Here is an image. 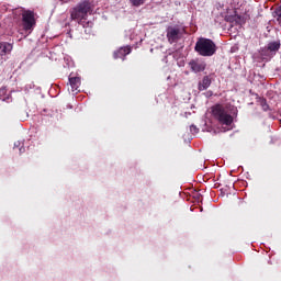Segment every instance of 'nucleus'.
Wrapping results in <instances>:
<instances>
[{
    "mask_svg": "<svg viewBox=\"0 0 281 281\" xmlns=\"http://www.w3.org/2000/svg\"><path fill=\"white\" fill-rule=\"evenodd\" d=\"M22 27L24 32L32 34L34 27H36V14L32 10L22 11Z\"/></svg>",
    "mask_w": 281,
    "mask_h": 281,
    "instance_id": "obj_4",
    "label": "nucleus"
},
{
    "mask_svg": "<svg viewBox=\"0 0 281 281\" xmlns=\"http://www.w3.org/2000/svg\"><path fill=\"white\" fill-rule=\"evenodd\" d=\"M181 34V30L177 26H168L167 27V40L168 43H170V45H172V43H177L178 40L180 38Z\"/></svg>",
    "mask_w": 281,
    "mask_h": 281,
    "instance_id": "obj_5",
    "label": "nucleus"
},
{
    "mask_svg": "<svg viewBox=\"0 0 281 281\" xmlns=\"http://www.w3.org/2000/svg\"><path fill=\"white\" fill-rule=\"evenodd\" d=\"M260 106L262 109V111H269V103H267V99H260Z\"/></svg>",
    "mask_w": 281,
    "mask_h": 281,
    "instance_id": "obj_13",
    "label": "nucleus"
},
{
    "mask_svg": "<svg viewBox=\"0 0 281 281\" xmlns=\"http://www.w3.org/2000/svg\"><path fill=\"white\" fill-rule=\"evenodd\" d=\"M13 46L10 43L7 42H0V56H5L12 52Z\"/></svg>",
    "mask_w": 281,
    "mask_h": 281,
    "instance_id": "obj_10",
    "label": "nucleus"
},
{
    "mask_svg": "<svg viewBox=\"0 0 281 281\" xmlns=\"http://www.w3.org/2000/svg\"><path fill=\"white\" fill-rule=\"evenodd\" d=\"M280 49V42H271L268 44L269 52H278Z\"/></svg>",
    "mask_w": 281,
    "mask_h": 281,
    "instance_id": "obj_12",
    "label": "nucleus"
},
{
    "mask_svg": "<svg viewBox=\"0 0 281 281\" xmlns=\"http://www.w3.org/2000/svg\"><path fill=\"white\" fill-rule=\"evenodd\" d=\"M1 91H4V89H0V92H1Z\"/></svg>",
    "mask_w": 281,
    "mask_h": 281,
    "instance_id": "obj_19",
    "label": "nucleus"
},
{
    "mask_svg": "<svg viewBox=\"0 0 281 281\" xmlns=\"http://www.w3.org/2000/svg\"><path fill=\"white\" fill-rule=\"evenodd\" d=\"M211 113L223 126H232L234 124V116H232V112H229V106L217 103L211 108Z\"/></svg>",
    "mask_w": 281,
    "mask_h": 281,
    "instance_id": "obj_2",
    "label": "nucleus"
},
{
    "mask_svg": "<svg viewBox=\"0 0 281 281\" xmlns=\"http://www.w3.org/2000/svg\"><path fill=\"white\" fill-rule=\"evenodd\" d=\"M7 100H12V97L8 95V97H7Z\"/></svg>",
    "mask_w": 281,
    "mask_h": 281,
    "instance_id": "obj_17",
    "label": "nucleus"
},
{
    "mask_svg": "<svg viewBox=\"0 0 281 281\" xmlns=\"http://www.w3.org/2000/svg\"><path fill=\"white\" fill-rule=\"evenodd\" d=\"M191 133H199V128L195 125L190 126Z\"/></svg>",
    "mask_w": 281,
    "mask_h": 281,
    "instance_id": "obj_15",
    "label": "nucleus"
},
{
    "mask_svg": "<svg viewBox=\"0 0 281 281\" xmlns=\"http://www.w3.org/2000/svg\"><path fill=\"white\" fill-rule=\"evenodd\" d=\"M189 67L193 74H201V71H205V67H207V64L201 59H192L189 63Z\"/></svg>",
    "mask_w": 281,
    "mask_h": 281,
    "instance_id": "obj_6",
    "label": "nucleus"
},
{
    "mask_svg": "<svg viewBox=\"0 0 281 281\" xmlns=\"http://www.w3.org/2000/svg\"><path fill=\"white\" fill-rule=\"evenodd\" d=\"M212 85V78L210 76H204L203 79L199 82L198 89L199 91H206L210 89Z\"/></svg>",
    "mask_w": 281,
    "mask_h": 281,
    "instance_id": "obj_8",
    "label": "nucleus"
},
{
    "mask_svg": "<svg viewBox=\"0 0 281 281\" xmlns=\"http://www.w3.org/2000/svg\"><path fill=\"white\" fill-rule=\"evenodd\" d=\"M216 49H218V47H216V43L206 37H200L194 46L196 54L204 57L214 56V54H216Z\"/></svg>",
    "mask_w": 281,
    "mask_h": 281,
    "instance_id": "obj_3",
    "label": "nucleus"
},
{
    "mask_svg": "<svg viewBox=\"0 0 281 281\" xmlns=\"http://www.w3.org/2000/svg\"><path fill=\"white\" fill-rule=\"evenodd\" d=\"M250 19L251 16L247 13H245L244 15L234 16V21L237 23V25H245V23H247V21H249Z\"/></svg>",
    "mask_w": 281,
    "mask_h": 281,
    "instance_id": "obj_11",
    "label": "nucleus"
},
{
    "mask_svg": "<svg viewBox=\"0 0 281 281\" xmlns=\"http://www.w3.org/2000/svg\"><path fill=\"white\" fill-rule=\"evenodd\" d=\"M69 85L71 87L72 93H76V91H80L78 90L80 89V85H81L80 77H69Z\"/></svg>",
    "mask_w": 281,
    "mask_h": 281,
    "instance_id": "obj_9",
    "label": "nucleus"
},
{
    "mask_svg": "<svg viewBox=\"0 0 281 281\" xmlns=\"http://www.w3.org/2000/svg\"><path fill=\"white\" fill-rule=\"evenodd\" d=\"M128 54H131V47L124 46L114 52L113 58H115V60H117L119 58L124 60V58H126Z\"/></svg>",
    "mask_w": 281,
    "mask_h": 281,
    "instance_id": "obj_7",
    "label": "nucleus"
},
{
    "mask_svg": "<svg viewBox=\"0 0 281 281\" xmlns=\"http://www.w3.org/2000/svg\"><path fill=\"white\" fill-rule=\"evenodd\" d=\"M60 1V3H69V1H71V0H59Z\"/></svg>",
    "mask_w": 281,
    "mask_h": 281,
    "instance_id": "obj_16",
    "label": "nucleus"
},
{
    "mask_svg": "<svg viewBox=\"0 0 281 281\" xmlns=\"http://www.w3.org/2000/svg\"><path fill=\"white\" fill-rule=\"evenodd\" d=\"M85 21H86V20H83V21H82V24H81V25H83V27H85Z\"/></svg>",
    "mask_w": 281,
    "mask_h": 281,
    "instance_id": "obj_18",
    "label": "nucleus"
},
{
    "mask_svg": "<svg viewBox=\"0 0 281 281\" xmlns=\"http://www.w3.org/2000/svg\"><path fill=\"white\" fill-rule=\"evenodd\" d=\"M132 5H134V8H139V5H144V3H146V0H130Z\"/></svg>",
    "mask_w": 281,
    "mask_h": 281,
    "instance_id": "obj_14",
    "label": "nucleus"
},
{
    "mask_svg": "<svg viewBox=\"0 0 281 281\" xmlns=\"http://www.w3.org/2000/svg\"><path fill=\"white\" fill-rule=\"evenodd\" d=\"M89 14H93V4L89 0H82L70 9L71 21H77L79 25H82V22L89 19Z\"/></svg>",
    "mask_w": 281,
    "mask_h": 281,
    "instance_id": "obj_1",
    "label": "nucleus"
}]
</instances>
